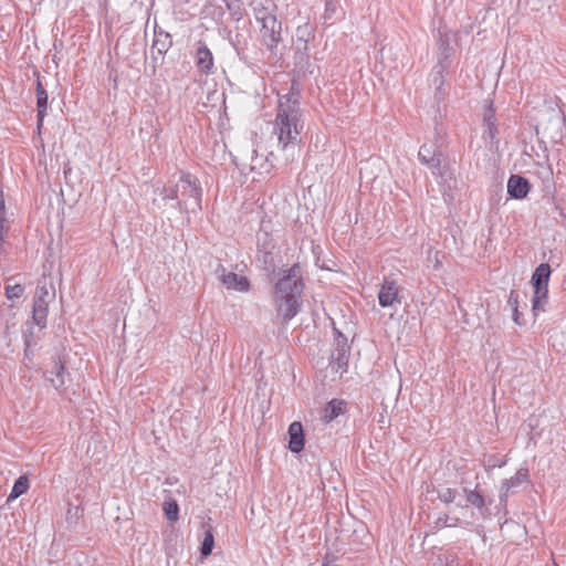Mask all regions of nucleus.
I'll return each mask as SVG.
<instances>
[{
	"mask_svg": "<svg viewBox=\"0 0 566 566\" xmlns=\"http://www.w3.org/2000/svg\"><path fill=\"white\" fill-rule=\"evenodd\" d=\"M279 256L280 249H276L256 251L255 259L270 281L277 277L272 296L277 317L281 318L283 324H287L300 312L305 284L300 263H294L290 269L281 272L276 265Z\"/></svg>",
	"mask_w": 566,
	"mask_h": 566,
	"instance_id": "nucleus-1",
	"label": "nucleus"
},
{
	"mask_svg": "<svg viewBox=\"0 0 566 566\" xmlns=\"http://www.w3.org/2000/svg\"><path fill=\"white\" fill-rule=\"evenodd\" d=\"M300 88L296 81H292L290 92L279 97L274 134L277 135L279 148L284 153L285 161L293 160L296 151H300L301 120Z\"/></svg>",
	"mask_w": 566,
	"mask_h": 566,
	"instance_id": "nucleus-2",
	"label": "nucleus"
},
{
	"mask_svg": "<svg viewBox=\"0 0 566 566\" xmlns=\"http://www.w3.org/2000/svg\"><path fill=\"white\" fill-rule=\"evenodd\" d=\"M179 200L176 207L184 213L199 212L202 201V188L198 178L191 174H182L178 181Z\"/></svg>",
	"mask_w": 566,
	"mask_h": 566,
	"instance_id": "nucleus-3",
	"label": "nucleus"
},
{
	"mask_svg": "<svg viewBox=\"0 0 566 566\" xmlns=\"http://www.w3.org/2000/svg\"><path fill=\"white\" fill-rule=\"evenodd\" d=\"M314 27L305 21L300 24L295 30V53L294 64L295 66L303 69L310 63V42L314 39Z\"/></svg>",
	"mask_w": 566,
	"mask_h": 566,
	"instance_id": "nucleus-4",
	"label": "nucleus"
},
{
	"mask_svg": "<svg viewBox=\"0 0 566 566\" xmlns=\"http://www.w3.org/2000/svg\"><path fill=\"white\" fill-rule=\"evenodd\" d=\"M334 348L331 354L329 366L334 371L343 375L347 373L350 346L348 345L347 337L340 331L334 328Z\"/></svg>",
	"mask_w": 566,
	"mask_h": 566,
	"instance_id": "nucleus-5",
	"label": "nucleus"
},
{
	"mask_svg": "<svg viewBox=\"0 0 566 566\" xmlns=\"http://www.w3.org/2000/svg\"><path fill=\"white\" fill-rule=\"evenodd\" d=\"M42 302L32 311V316L28 319L22 329L23 344H38L41 338L40 333L46 327V311L41 305Z\"/></svg>",
	"mask_w": 566,
	"mask_h": 566,
	"instance_id": "nucleus-6",
	"label": "nucleus"
},
{
	"mask_svg": "<svg viewBox=\"0 0 566 566\" xmlns=\"http://www.w3.org/2000/svg\"><path fill=\"white\" fill-rule=\"evenodd\" d=\"M463 494L467 501L465 506L471 505L475 507L483 517H488L491 514L489 506L493 503V500L485 495L480 483H476L474 489L464 486Z\"/></svg>",
	"mask_w": 566,
	"mask_h": 566,
	"instance_id": "nucleus-7",
	"label": "nucleus"
},
{
	"mask_svg": "<svg viewBox=\"0 0 566 566\" xmlns=\"http://www.w3.org/2000/svg\"><path fill=\"white\" fill-rule=\"evenodd\" d=\"M261 24L262 42L270 51H273L282 41V22L274 15L261 21Z\"/></svg>",
	"mask_w": 566,
	"mask_h": 566,
	"instance_id": "nucleus-8",
	"label": "nucleus"
},
{
	"mask_svg": "<svg viewBox=\"0 0 566 566\" xmlns=\"http://www.w3.org/2000/svg\"><path fill=\"white\" fill-rule=\"evenodd\" d=\"M35 81V97H36V128L41 130L43 126V120L48 115V106H49V95L44 84L42 83L40 72L38 70L33 71Z\"/></svg>",
	"mask_w": 566,
	"mask_h": 566,
	"instance_id": "nucleus-9",
	"label": "nucleus"
},
{
	"mask_svg": "<svg viewBox=\"0 0 566 566\" xmlns=\"http://www.w3.org/2000/svg\"><path fill=\"white\" fill-rule=\"evenodd\" d=\"M216 274L222 284L229 290H235L239 292H248L250 290L251 284L247 276L238 275L234 272H227L222 264L217 266Z\"/></svg>",
	"mask_w": 566,
	"mask_h": 566,
	"instance_id": "nucleus-10",
	"label": "nucleus"
},
{
	"mask_svg": "<svg viewBox=\"0 0 566 566\" xmlns=\"http://www.w3.org/2000/svg\"><path fill=\"white\" fill-rule=\"evenodd\" d=\"M53 367L44 374L45 379L59 391H65V378L69 373L60 356L52 358Z\"/></svg>",
	"mask_w": 566,
	"mask_h": 566,
	"instance_id": "nucleus-11",
	"label": "nucleus"
},
{
	"mask_svg": "<svg viewBox=\"0 0 566 566\" xmlns=\"http://www.w3.org/2000/svg\"><path fill=\"white\" fill-rule=\"evenodd\" d=\"M279 249L273 237V226L271 220H261L260 229L256 232V251H268Z\"/></svg>",
	"mask_w": 566,
	"mask_h": 566,
	"instance_id": "nucleus-12",
	"label": "nucleus"
},
{
	"mask_svg": "<svg viewBox=\"0 0 566 566\" xmlns=\"http://www.w3.org/2000/svg\"><path fill=\"white\" fill-rule=\"evenodd\" d=\"M532 185L527 178L521 175H511L507 180V193L510 198L522 200L527 197Z\"/></svg>",
	"mask_w": 566,
	"mask_h": 566,
	"instance_id": "nucleus-13",
	"label": "nucleus"
},
{
	"mask_svg": "<svg viewBox=\"0 0 566 566\" xmlns=\"http://www.w3.org/2000/svg\"><path fill=\"white\" fill-rule=\"evenodd\" d=\"M196 65L198 70L206 74H212L213 73V55L210 49L207 46V44L203 41L197 42V50H196Z\"/></svg>",
	"mask_w": 566,
	"mask_h": 566,
	"instance_id": "nucleus-14",
	"label": "nucleus"
},
{
	"mask_svg": "<svg viewBox=\"0 0 566 566\" xmlns=\"http://www.w3.org/2000/svg\"><path fill=\"white\" fill-rule=\"evenodd\" d=\"M171 46H172L171 34L164 31L161 28L155 27L154 41H153V46H151L153 60H157V56L155 55V53H157L158 55H164L169 51V49Z\"/></svg>",
	"mask_w": 566,
	"mask_h": 566,
	"instance_id": "nucleus-15",
	"label": "nucleus"
},
{
	"mask_svg": "<svg viewBox=\"0 0 566 566\" xmlns=\"http://www.w3.org/2000/svg\"><path fill=\"white\" fill-rule=\"evenodd\" d=\"M289 449L293 453H300L305 446V433L300 421H294L289 426Z\"/></svg>",
	"mask_w": 566,
	"mask_h": 566,
	"instance_id": "nucleus-16",
	"label": "nucleus"
},
{
	"mask_svg": "<svg viewBox=\"0 0 566 566\" xmlns=\"http://www.w3.org/2000/svg\"><path fill=\"white\" fill-rule=\"evenodd\" d=\"M398 291L396 281L386 279L378 293L379 305L381 307L391 306L397 301Z\"/></svg>",
	"mask_w": 566,
	"mask_h": 566,
	"instance_id": "nucleus-17",
	"label": "nucleus"
},
{
	"mask_svg": "<svg viewBox=\"0 0 566 566\" xmlns=\"http://www.w3.org/2000/svg\"><path fill=\"white\" fill-rule=\"evenodd\" d=\"M250 7L259 22L275 15L273 11L276 9V6L272 0H252Z\"/></svg>",
	"mask_w": 566,
	"mask_h": 566,
	"instance_id": "nucleus-18",
	"label": "nucleus"
},
{
	"mask_svg": "<svg viewBox=\"0 0 566 566\" xmlns=\"http://www.w3.org/2000/svg\"><path fill=\"white\" fill-rule=\"evenodd\" d=\"M346 402L342 399H332L322 411V420L331 422L345 412Z\"/></svg>",
	"mask_w": 566,
	"mask_h": 566,
	"instance_id": "nucleus-19",
	"label": "nucleus"
},
{
	"mask_svg": "<svg viewBox=\"0 0 566 566\" xmlns=\"http://www.w3.org/2000/svg\"><path fill=\"white\" fill-rule=\"evenodd\" d=\"M552 275V269L548 263H541L533 272L531 277L532 286L548 285Z\"/></svg>",
	"mask_w": 566,
	"mask_h": 566,
	"instance_id": "nucleus-20",
	"label": "nucleus"
},
{
	"mask_svg": "<svg viewBox=\"0 0 566 566\" xmlns=\"http://www.w3.org/2000/svg\"><path fill=\"white\" fill-rule=\"evenodd\" d=\"M438 49H439V56L438 62H444L446 64H451L450 57L453 54V49L450 45V38L447 33H442L439 31V39H438Z\"/></svg>",
	"mask_w": 566,
	"mask_h": 566,
	"instance_id": "nucleus-21",
	"label": "nucleus"
},
{
	"mask_svg": "<svg viewBox=\"0 0 566 566\" xmlns=\"http://www.w3.org/2000/svg\"><path fill=\"white\" fill-rule=\"evenodd\" d=\"M534 293L532 298L533 311H544V306L548 298V285L533 286Z\"/></svg>",
	"mask_w": 566,
	"mask_h": 566,
	"instance_id": "nucleus-22",
	"label": "nucleus"
},
{
	"mask_svg": "<svg viewBox=\"0 0 566 566\" xmlns=\"http://www.w3.org/2000/svg\"><path fill=\"white\" fill-rule=\"evenodd\" d=\"M274 154L271 151L265 158L259 157L256 150H252V157H251V164H250V170L251 171H258L259 174L262 172H269L270 167L272 165H268L270 157H273Z\"/></svg>",
	"mask_w": 566,
	"mask_h": 566,
	"instance_id": "nucleus-23",
	"label": "nucleus"
},
{
	"mask_svg": "<svg viewBox=\"0 0 566 566\" xmlns=\"http://www.w3.org/2000/svg\"><path fill=\"white\" fill-rule=\"evenodd\" d=\"M205 537L200 546V555L202 558L208 557L214 547L213 527L209 524H203Z\"/></svg>",
	"mask_w": 566,
	"mask_h": 566,
	"instance_id": "nucleus-24",
	"label": "nucleus"
},
{
	"mask_svg": "<svg viewBox=\"0 0 566 566\" xmlns=\"http://www.w3.org/2000/svg\"><path fill=\"white\" fill-rule=\"evenodd\" d=\"M233 21H241L245 14L242 0H222Z\"/></svg>",
	"mask_w": 566,
	"mask_h": 566,
	"instance_id": "nucleus-25",
	"label": "nucleus"
},
{
	"mask_svg": "<svg viewBox=\"0 0 566 566\" xmlns=\"http://www.w3.org/2000/svg\"><path fill=\"white\" fill-rule=\"evenodd\" d=\"M30 483L27 475H20L13 486L12 490L7 499V502L13 501L24 494L29 490Z\"/></svg>",
	"mask_w": 566,
	"mask_h": 566,
	"instance_id": "nucleus-26",
	"label": "nucleus"
},
{
	"mask_svg": "<svg viewBox=\"0 0 566 566\" xmlns=\"http://www.w3.org/2000/svg\"><path fill=\"white\" fill-rule=\"evenodd\" d=\"M450 64H446L444 62H438L432 70L431 73V83L433 86L444 85L446 80L444 75L449 72Z\"/></svg>",
	"mask_w": 566,
	"mask_h": 566,
	"instance_id": "nucleus-27",
	"label": "nucleus"
},
{
	"mask_svg": "<svg viewBox=\"0 0 566 566\" xmlns=\"http://www.w3.org/2000/svg\"><path fill=\"white\" fill-rule=\"evenodd\" d=\"M470 524H471L470 522L462 521L459 517H450L448 514H442L441 516H439L436 520L433 530L437 531L443 526H448V527L468 526Z\"/></svg>",
	"mask_w": 566,
	"mask_h": 566,
	"instance_id": "nucleus-28",
	"label": "nucleus"
},
{
	"mask_svg": "<svg viewBox=\"0 0 566 566\" xmlns=\"http://www.w3.org/2000/svg\"><path fill=\"white\" fill-rule=\"evenodd\" d=\"M528 482V469L527 468H521L517 470L514 476L510 479H504L502 483H506V486L512 490L514 488L520 486L523 483Z\"/></svg>",
	"mask_w": 566,
	"mask_h": 566,
	"instance_id": "nucleus-29",
	"label": "nucleus"
},
{
	"mask_svg": "<svg viewBox=\"0 0 566 566\" xmlns=\"http://www.w3.org/2000/svg\"><path fill=\"white\" fill-rule=\"evenodd\" d=\"M442 157H443V154L441 150H439L438 153H436V156L430 157L428 160L423 161L422 164L428 166V168L431 170L433 176L443 177Z\"/></svg>",
	"mask_w": 566,
	"mask_h": 566,
	"instance_id": "nucleus-30",
	"label": "nucleus"
},
{
	"mask_svg": "<svg viewBox=\"0 0 566 566\" xmlns=\"http://www.w3.org/2000/svg\"><path fill=\"white\" fill-rule=\"evenodd\" d=\"M163 509L168 521L176 522L179 518V505L176 500L165 501Z\"/></svg>",
	"mask_w": 566,
	"mask_h": 566,
	"instance_id": "nucleus-31",
	"label": "nucleus"
},
{
	"mask_svg": "<svg viewBox=\"0 0 566 566\" xmlns=\"http://www.w3.org/2000/svg\"><path fill=\"white\" fill-rule=\"evenodd\" d=\"M12 279H9L8 282H10ZM24 293V286L15 283L10 284L7 283L4 286V295L8 300L13 301L15 298H20Z\"/></svg>",
	"mask_w": 566,
	"mask_h": 566,
	"instance_id": "nucleus-32",
	"label": "nucleus"
},
{
	"mask_svg": "<svg viewBox=\"0 0 566 566\" xmlns=\"http://www.w3.org/2000/svg\"><path fill=\"white\" fill-rule=\"evenodd\" d=\"M482 462H483L484 469L488 472L492 471L495 468H502L506 464V460L496 454L484 455Z\"/></svg>",
	"mask_w": 566,
	"mask_h": 566,
	"instance_id": "nucleus-33",
	"label": "nucleus"
},
{
	"mask_svg": "<svg viewBox=\"0 0 566 566\" xmlns=\"http://www.w3.org/2000/svg\"><path fill=\"white\" fill-rule=\"evenodd\" d=\"M48 296H49V291H48L46 286L45 285L38 286L36 287V292H35V296H34V300H33L32 311L38 306V304L40 302H42L41 305L45 308L46 315H48L49 314V302L46 300Z\"/></svg>",
	"mask_w": 566,
	"mask_h": 566,
	"instance_id": "nucleus-34",
	"label": "nucleus"
},
{
	"mask_svg": "<svg viewBox=\"0 0 566 566\" xmlns=\"http://www.w3.org/2000/svg\"><path fill=\"white\" fill-rule=\"evenodd\" d=\"M438 499L444 503L446 505H449L454 502L458 491L452 488H442L437 490Z\"/></svg>",
	"mask_w": 566,
	"mask_h": 566,
	"instance_id": "nucleus-35",
	"label": "nucleus"
},
{
	"mask_svg": "<svg viewBox=\"0 0 566 566\" xmlns=\"http://www.w3.org/2000/svg\"><path fill=\"white\" fill-rule=\"evenodd\" d=\"M439 150H441L439 146H436V145L428 146L427 144H423L418 151V158L422 164L423 161L428 160L430 157L436 156V153H438Z\"/></svg>",
	"mask_w": 566,
	"mask_h": 566,
	"instance_id": "nucleus-36",
	"label": "nucleus"
},
{
	"mask_svg": "<svg viewBox=\"0 0 566 566\" xmlns=\"http://www.w3.org/2000/svg\"><path fill=\"white\" fill-rule=\"evenodd\" d=\"M495 123H496V117H495V109L493 107V102L489 101L484 107L483 126H492Z\"/></svg>",
	"mask_w": 566,
	"mask_h": 566,
	"instance_id": "nucleus-37",
	"label": "nucleus"
},
{
	"mask_svg": "<svg viewBox=\"0 0 566 566\" xmlns=\"http://www.w3.org/2000/svg\"><path fill=\"white\" fill-rule=\"evenodd\" d=\"M163 199L179 200L178 182L174 187H164L160 191Z\"/></svg>",
	"mask_w": 566,
	"mask_h": 566,
	"instance_id": "nucleus-38",
	"label": "nucleus"
},
{
	"mask_svg": "<svg viewBox=\"0 0 566 566\" xmlns=\"http://www.w3.org/2000/svg\"><path fill=\"white\" fill-rule=\"evenodd\" d=\"M229 40L234 48L238 55H241L244 51L245 42L241 41V34L237 33L234 38L231 36V32H229Z\"/></svg>",
	"mask_w": 566,
	"mask_h": 566,
	"instance_id": "nucleus-39",
	"label": "nucleus"
},
{
	"mask_svg": "<svg viewBox=\"0 0 566 566\" xmlns=\"http://www.w3.org/2000/svg\"><path fill=\"white\" fill-rule=\"evenodd\" d=\"M82 512H83V509H81L80 506H70L66 512L67 523H76V521L80 518V515Z\"/></svg>",
	"mask_w": 566,
	"mask_h": 566,
	"instance_id": "nucleus-40",
	"label": "nucleus"
},
{
	"mask_svg": "<svg viewBox=\"0 0 566 566\" xmlns=\"http://www.w3.org/2000/svg\"><path fill=\"white\" fill-rule=\"evenodd\" d=\"M336 12V3L335 0H326L325 3V13H324V20L325 22H328L333 19L334 14Z\"/></svg>",
	"mask_w": 566,
	"mask_h": 566,
	"instance_id": "nucleus-41",
	"label": "nucleus"
},
{
	"mask_svg": "<svg viewBox=\"0 0 566 566\" xmlns=\"http://www.w3.org/2000/svg\"><path fill=\"white\" fill-rule=\"evenodd\" d=\"M507 305L511 310L518 308L520 307V292L517 290H511Z\"/></svg>",
	"mask_w": 566,
	"mask_h": 566,
	"instance_id": "nucleus-42",
	"label": "nucleus"
},
{
	"mask_svg": "<svg viewBox=\"0 0 566 566\" xmlns=\"http://www.w3.org/2000/svg\"><path fill=\"white\" fill-rule=\"evenodd\" d=\"M483 127H484L483 138H485V139L489 138L491 140V143H493L497 135L496 124H493L492 126H483Z\"/></svg>",
	"mask_w": 566,
	"mask_h": 566,
	"instance_id": "nucleus-43",
	"label": "nucleus"
},
{
	"mask_svg": "<svg viewBox=\"0 0 566 566\" xmlns=\"http://www.w3.org/2000/svg\"><path fill=\"white\" fill-rule=\"evenodd\" d=\"M510 491L511 490L506 486V483H501L500 495H499V503L501 506H504V507L506 506Z\"/></svg>",
	"mask_w": 566,
	"mask_h": 566,
	"instance_id": "nucleus-44",
	"label": "nucleus"
},
{
	"mask_svg": "<svg viewBox=\"0 0 566 566\" xmlns=\"http://www.w3.org/2000/svg\"><path fill=\"white\" fill-rule=\"evenodd\" d=\"M541 171L538 172L541 178L546 181L553 179V170L549 166L539 165Z\"/></svg>",
	"mask_w": 566,
	"mask_h": 566,
	"instance_id": "nucleus-45",
	"label": "nucleus"
},
{
	"mask_svg": "<svg viewBox=\"0 0 566 566\" xmlns=\"http://www.w3.org/2000/svg\"><path fill=\"white\" fill-rule=\"evenodd\" d=\"M448 92L444 85L441 86H434V98L438 102H441L447 96Z\"/></svg>",
	"mask_w": 566,
	"mask_h": 566,
	"instance_id": "nucleus-46",
	"label": "nucleus"
},
{
	"mask_svg": "<svg viewBox=\"0 0 566 566\" xmlns=\"http://www.w3.org/2000/svg\"><path fill=\"white\" fill-rule=\"evenodd\" d=\"M512 311V318L514 323L518 326H522L525 324L523 313L518 311V308L511 310Z\"/></svg>",
	"mask_w": 566,
	"mask_h": 566,
	"instance_id": "nucleus-47",
	"label": "nucleus"
},
{
	"mask_svg": "<svg viewBox=\"0 0 566 566\" xmlns=\"http://www.w3.org/2000/svg\"><path fill=\"white\" fill-rule=\"evenodd\" d=\"M36 344H24V350H23V355H24V358L28 359V360H32L33 357H34V347H35Z\"/></svg>",
	"mask_w": 566,
	"mask_h": 566,
	"instance_id": "nucleus-48",
	"label": "nucleus"
},
{
	"mask_svg": "<svg viewBox=\"0 0 566 566\" xmlns=\"http://www.w3.org/2000/svg\"><path fill=\"white\" fill-rule=\"evenodd\" d=\"M8 221H0V247L3 245L6 237L8 234V227L6 226Z\"/></svg>",
	"mask_w": 566,
	"mask_h": 566,
	"instance_id": "nucleus-49",
	"label": "nucleus"
},
{
	"mask_svg": "<svg viewBox=\"0 0 566 566\" xmlns=\"http://www.w3.org/2000/svg\"><path fill=\"white\" fill-rule=\"evenodd\" d=\"M336 558L337 557L335 555H333V554H326L324 559H323V563L328 562V564L335 565L334 563H335Z\"/></svg>",
	"mask_w": 566,
	"mask_h": 566,
	"instance_id": "nucleus-50",
	"label": "nucleus"
},
{
	"mask_svg": "<svg viewBox=\"0 0 566 566\" xmlns=\"http://www.w3.org/2000/svg\"><path fill=\"white\" fill-rule=\"evenodd\" d=\"M4 211H6V202H4L3 193L1 192L0 193V212H4Z\"/></svg>",
	"mask_w": 566,
	"mask_h": 566,
	"instance_id": "nucleus-51",
	"label": "nucleus"
},
{
	"mask_svg": "<svg viewBox=\"0 0 566 566\" xmlns=\"http://www.w3.org/2000/svg\"><path fill=\"white\" fill-rule=\"evenodd\" d=\"M0 221H8L7 219V212H0Z\"/></svg>",
	"mask_w": 566,
	"mask_h": 566,
	"instance_id": "nucleus-52",
	"label": "nucleus"
},
{
	"mask_svg": "<svg viewBox=\"0 0 566 566\" xmlns=\"http://www.w3.org/2000/svg\"><path fill=\"white\" fill-rule=\"evenodd\" d=\"M322 566H337V565H331V564H328V562H325V563H323Z\"/></svg>",
	"mask_w": 566,
	"mask_h": 566,
	"instance_id": "nucleus-53",
	"label": "nucleus"
}]
</instances>
